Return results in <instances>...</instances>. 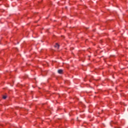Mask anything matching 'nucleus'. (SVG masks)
<instances>
[{"mask_svg": "<svg viewBox=\"0 0 128 128\" xmlns=\"http://www.w3.org/2000/svg\"><path fill=\"white\" fill-rule=\"evenodd\" d=\"M62 72H64V70L62 69H60V70H58V74H62Z\"/></svg>", "mask_w": 128, "mask_h": 128, "instance_id": "obj_1", "label": "nucleus"}, {"mask_svg": "<svg viewBox=\"0 0 128 128\" xmlns=\"http://www.w3.org/2000/svg\"><path fill=\"white\" fill-rule=\"evenodd\" d=\"M54 48H60V45L58 44H56L54 46Z\"/></svg>", "mask_w": 128, "mask_h": 128, "instance_id": "obj_2", "label": "nucleus"}, {"mask_svg": "<svg viewBox=\"0 0 128 128\" xmlns=\"http://www.w3.org/2000/svg\"><path fill=\"white\" fill-rule=\"evenodd\" d=\"M3 98L4 100H6V96H3Z\"/></svg>", "mask_w": 128, "mask_h": 128, "instance_id": "obj_3", "label": "nucleus"}]
</instances>
